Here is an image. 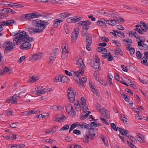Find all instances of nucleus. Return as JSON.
<instances>
[{
  "label": "nucleus",
  "instance_id": "f257e3e1",
  "mask_svg": "<svg viewBox=\"0 0 148 148\" xmlns=\"http://www.w3.org/2000/svg\"><path fill=\"white\" fill-rule=\"evenodd\" d=\"M33 27H29L28 31L31 34L43 32L49 23L44 21L38 19L33 20L32 22Z\"/></svg>",
  "mask_w": 148,
  "mask_h": 148
},
{
  "label": "nucleus",
  "instance_id": "f03ea898",
  "mask_svg": "<svg viewBox=\"0 0 148 148\" xmlns=\"http://www.w3.org/2000/svg\"><path fill=\"white\" fill-rule=\"evenodd\" d=\"M84 71H77V72H75V77H76L77 79L75 80L76 82V83L78 86L81 88H84V85L83 82L86 83V79L84 77H82L81 78L79 75L80 74L81 75L83 74Z\"/></svg>",
  "mask_w": 148,
  "mask_h": 148
},
{
  "label": "nucleus",
  "instance_id": "7ed1b4c3",
  "mask_svg": "<svg viewBox=\"0 0 148 148\" xmlns=\"http://www.w3.org/2000/svg\"><path fill=\"white\" fill-rule=\"evenodd\" d=\"M27 36H28L27 35L26 32L25 31H23L22 32L21 34H19V36H17L14 37L13 40L15 43L17 45H18L22 42L25 41L27 39Z\"/></svg>",
  "mask_w": 148,
  "mask_h": 148
},
{
  "label": "nucleus",
  "instance_id": "20e7f679",
  "mask_svg": "<svg viewBox=\"0 0 148 148\" xmlns=\"http://www.w3.org/2000/svg\"><path fill=\"white\" fill-rule=\"evenodd\" d=\"M13 43L10 41H7L3 43V47L5 48L4 53H8L9 51H10L12 50L15 48L16 43Z\"/></svg>",
  "mask_w": 148,
  "mask_h": 148
},
{
  "label": "nucleus",
  "instance_id": "39448f33",
  "mask_svg": "<svg viewBox=\"0 0 148 148\" xmlns=\"http://www.w3.org/2000/svg\"><path fill=\"white\" fill-rule=\"evenodd\" d=\"M95 135V134L93 130H89L84 136L83 140L85 143H87L89 142V139L92 140Z\"/></svg>",
  "mask_w": 148,
  "mask_h": 148
},
{
  "label": "nucleus",
  "instance_id": "423d86ee",
  "mask_svg": "<svg viewBox=\"0 0 148 148\" xmlns=\"http://www.w3.org/2000/svg\"><path fill=\"white\" fill-rule=\"evenodd\" d=\"M35 90L37 92V95H39L40 94H44L46 92H48L49 91H50V90H49L48 88H44L41 86H38Z\"/></svg>",
  "mask_w": 148,
  "mask_h": 148
},
{
  "label": "nucleus",
  "instance_id": "0eeeda50",
  "mask_svg": "<svg viewBox=\"0 0 148 148\" xmlns=\"http://www.w3.org/2000/svg\"><path fill=\"white\" fill-rule=\"evenodd\" d=\"M68 98L71 103H73L74 101V92L71 88H69L67 90Z\"/></svg>",
  "mask_w": 148,
  "mask_h": 148
},
{
  "label": "nucleus",
  "instance_id": "6e6552de",
  "mask_svg": "<svg viewBox=\"0 0 148 148\" xmlns=\"http://www.w3.org/2000/svg\"><path fill=\"white\" fill-rule=\"evenodd\" d=\"M65 108L66 111L69 114L73 117V114H74V109L73 106L71 104L69 103L67 104Z\"/></svg>",
  "mask_w": 148,
  "mask_h": 148
},
{
  "label": "nucleus",
  "instance_id": "1a4fd4ad",
  "mask_svg": "<svg viewBox=\"0 0 148 148\" xmlns=\"http://www.w3.org/2000/svg\"><path fill=\"white\" fill-rule=\"evenodd\" d=\"M58 50V49L57 48H55L53 50V52L52 53H51V56L49 58L50 61L53 62L55 60L56 57V52Z\"/></svg>",
  "mask_w": 148,
  "mask_h": 148
},
{
  "label": "nucleus",
  "instance_id": "9d476101",
  "mask_svg": "<svg viewBox=\"0 0 148 148\" xmlns=\"http://www.w3.org/2000/svg\"><path fill=\"white\" fill-rule=\"evenodd\" d=\"M76 64L77 66H80L79 70H81V71L85 68V66L83 63L82 60L81 58H79L78 60L76 61ZM79 70L78 71H79Z\"/></svg>",
  "mask_w": 148,
  "mask_h": 148
},
{
  "label": "nucleus",
  "instance_id": "9b49d317",
  "mask_svg": "<svg viewBox=\"0 0 148 148\" xmlns=\"http://www.w3.org/2000/svg\"><path fill=\"white\" fill-rule=\"evenodd\" d=\"M31 47V44L28 42H25L23 43L20 46L21 49L23 50L29 49Z\"/></svg>",
  "mask_w": 148,
  "mask_h": 148
},
{
  "label": "nucleus",
  "instance_id": "f8f14e48",
  "mask_svg": "<svg viewBox=\"0 0 148 148\" xmlns=\"http://www.w3.org/2000/svg\"><path fill=\"white\" fill-rule=\"evenodd\" d=\"M117 128L119 130V131L121 133V134L124 136L128 138V135L130 133V132L128 131L127 130L121 128L119 127H117Z\"/></svg>",
  "mask_w": 148,
  "mask_h": 148
},
{
  "label": "nucleus",
  "instance_id": "ddd939ff",
  "mask_svg": "<svg viewBox=\"0 0 148 148\" xmlns=\"http://www.w3.org/2000/svg\"><path fill=\"white\" fill-rule=\"evenodd\" d=\"M140 27L143 31L145 32H147L148 29V27L145 22L141 21L140 23Z\"/></svg>",
  "mask_w": 148,
  "mask_h": 148
},
{
  "label": "nucleus",
  "instance_id": "4468645a",
  "mask_svg": "<svg viewBox=\"0 0 148 148\" xmlns=\"http://www.w3.org/2000/svg\"><path fill=\"white\" fill-rule=\"evenodd\" d=\"M63 20H60L58 19H55L53 22V25L54 27H57L60 24V23L63 22Z\"/></svg>",
  "mask_w": 148,
  "mask_h": 148
},
{
  "label": "nucleus",
  "instance_id": "2eb2a0df",
  "mask_svg": "<svg viewBox=\"0 0 148 148\" xmlns=\"http://www.w3.org/2000/svg\"><path fill=\"white\" fill-rule=\"evenodd\" d=\"M84 22L83 29H84L85 30V29L88 30L89 28V25L91 24V22L88 20L84 21Z\"/></svg>",
  "mask_w": 148,
  "mask_h": 148
},
{
  "label": "nucleus",
  "instance_id": "dca6fc26",
  "mask_svg": "<svg viewBox=\"0 0 148 148\" xmlns=\"http://www.w3.org/2000/svg\"><path fill=\"white\" fill-rule=\"evenodd\" d=\"M102 113H101V114H103L104 116L107 119H109L110 117L109 112L107 110H106L104 108H101Z\"/></svg>",
  "mask_w": 148,
  "mask_h": 148
},
{
  "label": "nucleus",
  "instance_id": "f3484780",
  "mask_svg": "<svg viewBox=\"0 0 148 148\" xmlns=\"http://www.w3.org/2000/svg\"><path fill=\"white\" fill-rule=\"evenodd\" d=\"M136 138L138 140L142 143H145V140L144 137L140 134V133H138L136 135Z\"/></svg>",
  "mask_w": 148,
  "mask_h": 148
},
{
  "label": "nucleus",
  "instance_id": "a211bd4d",
  "mask_svg": "<svg viewBox=\"0 0 148 148\" xmlns=\"http://www.w3.org/2000/svg\"><path fill=\"white\" fill-rule=\"evenodd\" d=\"M86 45H91L92 44V36L90 35H89L86 36Z\"/></svg>",
  "mask_w": 148,
  "mask_h": 148
},
{
  "label": "nucleus",
  "instance_id": "6ab92c4d",
  "mask_svg": "<svg viewBox=\"0 0 148 148\" xmlns=\"http://www.w3.org/2000/svg\"><path fill=\"white\" fill-rule=\"evenodd\" d=\"M41 58V57L40 56L39 54H36L34 55H33L32 57H30L29 58V60L30 61H31L32 60H38L39 59H40Z\"/></svg>",
  "mask_w": 148,
  "mask_h": 148
},
{
  "label": "nucleus",
  "instance_id": "aec40b11",
  "mask_svg": "<svg viewBox=\"0 0 148 148\" xmlns=\"http://www.w3.org/2000/svg\"><path fill=\"white\" fill-rule=\"evenodd\" d=\"M124 42H126L125 43V46H131L132 44L133 41L132 39L129 38H125L123 40Z\"/></svg>",
  "mask_w": 148,
  "mask_h": 148
},
{
  "label": "nucleus",
  "instance_id": "412c9836",
  "mask_svg": "<svg viewBox=\"0 0 148 148\" xmlns=\"http://www.w3.org/2000/svg\"><path fill=\"white\" fill-rule=\"evenodd\" d=\"M93 62V65L92 66L93 68L95 69H98L99 70H101V67L100 66V64L98 63L97 62H95L94 61L92 62L91 63Z\"/></svg>",
  "mask_w": 148,
  "mask_h": 148
},
{
  "label": "nucleus",
  "instance_id": "4be33fe9",
  "mask_svg": "<svg viewBox=\"0 0 148 148\" xmlns=\"http://www.w3.org/2000/svg\"><path fill=\"white\" fill-rule=\"evenodd\" d=\"M71 15V14L69 13L68 12H64L61 13L60 14V16L61 18H66Z\"/></svg>",
  "mask_w": 148,
  "mask_h": 148
},
{
  "label": "nucleus",
  "instance_id": "5701e85b",
  "mask_svg": "<svg viewBox=\"0 0 148 148\" xmlns=\"http://www.w3.org/2000/svg\"><path fill=\"white\" fill-rule=\"evenodd\" d=\"M6 101L8 103H16L17 102L16 99H13V98H12V97H10L7 99H6Z\"/></svg>",
  "mask_w": 148,
  "mask_h": 148
},
{
  "label": "nucleus",
  "instance_id": "b1692460",
  "mask_svg": "<svg viewBox=\"0 0 148 148\" xmlns=\"http://www.w3.org/2000/svg\"><path fill=\"white\" fill-rule=\"evenodd\" d=\"M114 52L115 55L120 54L122 56L123 55V52L120 48L118 47L116 48L115 49Z\"/></svg>",
  "mask_w": 148,
  "mask_h": 148
},
{
  "label": "nucleus",
  "instance_id": "393cba45",
  "mask_svg": "<svg viewBox=\"0 0 148 148\" xmlns=\"http://www.w3.org/2000/svg\"><path fill=\"white\" fill-rule=\"evenodd\" d=\"M21 93V91L20 90L16 92L15 95L12 96V98L13 99H20V95Z\"/></svg>",
  "mask_w": 148,
  "mask_h": 148
},
{
  "label": "nucleus",
  "instance_id": "a878e982",
  "mask_svg": "<svg viewBox=\"0 0 148 148\" xmlns=\"http://www.w3.org/2000/svg\"><path fill=\"white\" fill-rule=\"evenodd\" d=\"M61 82L63 83H66L69 80V79H68V77L64 75H61Z\"/></svg>",
  "mask_w": 148,
  "mask_h": 148
},
{
  "label": "nucleus",
  "instance_id": "bb28decb",
  "mask_svg": "<svg viewBox=\"0 0 148 148\" xmlns=\"http://www.w3.org/2000/svg\"><path fill=\"white\" fill-rule=\"evenodd\" d=\"M138 39L140 40V41L138 42V46H141L142 44H143L142 42H144L146 40L145 38L143 36L140 37V38Z\"/></svg>",
  "mask_w": 148,
  "mask_h": 148
},
{
  "label": "nucleus",
  "instance_id": "cd10ccee",
  "mask_svg": "<svg viewBox=\"0 0 148 148\" xmlns=\"http://www.w3.org/2000/svg\"><path fill=\"white\" fill-rule=\"evenodd\" d=\"M91 88V90L94 93H95L96 95L97 96H99L100 95L99 93H98L96 90H95V87L94 86L91 85L90 86Z\"/></svg>",
  "mask_w": 148,
  "mask_h": 148
},
{
  "label": "nucleus",
  "instance_id": "c85d7f7f",
  "mask_svg": "<svg viewBox=\"0 0 148 148\" xmlns=\"http://www.w3.org/2000/svg\"><path fill=\"white\" fill-rule=\"evenodd\" d=\"M97 50L98 52H103V53L107 52V49L105 48L101 47H98Z\"/></svg>",
  "mask_w": 148,
  "mask_h": 148
},
{
  "label": "nucleus",
  "instance_id": "c756f323",
  "mask_svg": "<svg viewBox=\"0 0 148 148\" xmlns=\"http://www.w3.org/2000/svg\"><path fill=\"white\" fill-rule=\"evenodd\" d=\"M140 47V49L141 50H146L148 49V46L147 45L143 43L141 46H138Z\"/></svg>",
  "mask_w": 148,
  "mask_h": 148
},
{
  "label": "nucleus",
  "instance_id": "7c9ffc66",
  "mask_svg": "<svg viewBox=\"0 0 148 148\" xmlns=\"http://www.w3.org/2000/svg\"><path fill=\"white\" fill-rule=\"evenodd\" d=\"M60 78H61V75H58L56 76L53 79V81L56 83L61 82V79Z\"/></svg>",
  "mask_w": 148,
  "mask_h": 148
},
{
  "label": "nucleus",
  "instance_id": "2f4dec72",
  "mask_svg": "<svg viewBox=\"0 0 148 148\" xmlns=\"http://www.w3.org/2000/svg\"><path fill=\"white\" fill-rule=\"evenodd\" d=\"M97 25L101 27L106 26V25L105 22L101 21H98L97 22Z\"/></svg>",
  "mask_w": 148,
  "mask_h": 148
},
{
  "label": "nucleus",
  "instance_id": "473e14b6",
  "mask_svg": "<svg viewBox=\"0 0 148 148\" xmlns=\"http://www.w3.org/2000/svg\"><path fill=\"white\" fill-rule=\"evenodd\" d=\"M32 14V16L33 18H37L42 16V15L40 14V13L37 12H36Z\"/></svg>",
  "mask_w": 148,
  "mask_h": 148
},
{
  "label": "nucleus",
  "instance_id": "72a5a7b5",
  "mask_svg": "<svg viewBox=\"0 0 148 148\" xmlns=\"http://www.w3.org/2000/svg\"><path fill=\"white\" fill-rule=\"evenodd\" d=\"M90 127L89 124H86V123H84L81 124L80 128L82 129H88Z\"/></svg>",
  "mask_w": 148,
  "mask_h": 148
},
{
  "label": "nucleus",
  "instance_id": "f704fd0d",
  "mask_svg": "<svg viewBox=\"0 0 148 148\" xmlns=\"http://www.w3.org/2000/svg\"><path fill=\"white\" fill-rule=\"evenodd\" d=\"M95 106L98 110H99L101 113H102V110H101V108L103 107H102V106H100V105L98 103H97L95 104Z\"/></svg>",
  "mask_w": 148,
  "mask_h": 148
},
{
  "label": "nucleus",
  "instance_id": "c9c22d12",
  "mask_svg": "<svg viewBox=\"0 0 148 148\" xmlns=\"http://www.w3.org/2000/svg\"><path fill=\"white\" fill-rule=\"evenodd\" d=\"M103 116L102 114L101 116L100 117V119L101 120L102 122L107 125H109V123L107 122V121L106 120V119H104L103 117Z\"/></svg>",
  "mask_w": 148,
  "mask_h": 148
},
{
  "label": "nucleus",
  "instance_id": "e433bc0d",
  "mask_svg": "<svg viewBox=\"0 0 148 148\" xmlns=\"http://www.w3.org/2000/svg\"><path fill=\"white\" fill-rule=\"evenodd\" d=\"M15 22V21L12 20L7 21L5 22V25H11V24L14 23Z\"/></svg>",
  "mask_w": 148,
  "mask_h": 148
},
{
  "label": "nucleus",
  "instance_id": "4c0bfd02",
  "mask_svg": "<svg viewBox=\"0 0 148 148\" xmlns=\"http://www.w3.org/2000/svg\"><path fill=\"white\" fill-rule=\"evenodd\" d=\"M67 22L69 23H73L74 22V17L68 18L66 19Z\"/></svg>",
  "mask_w": 148,
  "mask_h": 148
},
{
  "label": "nucleus",
  "instance_id": "58836bf2",
  "mask_svg": "<svg viewBox=\"0 0 148 148\" xmlns=\"http://www.w3.org/2000/svg\"><path fill=\"white\" fill-rule=\"evenodd\" d=\"M128 138H129L132 140V141L134 143H136L137 142V140L133 136H130V134L128 135Z\"/></svg>",
  "mask_w": 148,
  "mask_h": 148
},
{
  "label": "nucleus",
  "instance_id": "ea45409f",
  "mask_svg": "<svg viewBox=\"0 0 148 148\" xmlns=\"http://www.w3.org/2000/svg\"><path fill=\"white\" fill-rule=\"evenodd\" d=\"M7 13H11V14H14L16 13L15 11H14L12 9L10 8H6Z\"/></svg>",
  "mask_w": 148,
  "mask_h": 148
},
{
  "label": "nucleus",
  "instance_id": "a19ab883",
  "mask_svg": "<svg viewBox=\"0 0 148 148\" xmlns=\"http://www.w3.org/2000/svg\"><path fill=\"white\" fill-rule=\"evenodd\" d=\"M142 59L143 60L141 62V63H143V64H145L147 66H148V62H147V59H146L145 57L143 58Z\"/></svg>",
  "mask_w": 148,
  "mask_h": 148
},
{
  "label": "nucleus",
  "instance_id": "79ce46f5",
  "mask_svg": "<svg viewBox=\"0 0 148 148\" xmlns=\"http://www.w3.org/2000/svg\"><path fill=\"white\" fill-rule=\"evenodd\" d=\"M136 56L139 59H141L142 57V54H141L139 51H137L136 53Z\"/></svg>",
  "mask_w": 148,
  "mask_h": 148
},
{
  "label": "nucleus",
  "instance_id": "37998d69",
  "mask_svg": "<svg viewBox=\"0 0 148 148\" xmlns=\"http://www.w3.org/2000/svg\"><path fill=\"white\" fill-rule=\"evenodd\" d=\"M116 32L118 34H119V35H118L119 36L121 37H125L124 34L123 32L119 31H118L117 32Z\"/></svg>",
  "mask_w": 148,
  "mask_h": 148
},
{
  "label": "nucleus",
  "instance_id": "c03bdc74",
  "mask_svg": "<svg viewBox=\"0 0 148 148\" xmlns=\"http://www.w3.org/2000/svg\"><path fill=\"white\" fill-rule=\"evenodd\" d=\"M82 106L84 112V113L86 112L87 111V110H88V106L86 104H85Z\"/></svg>",
  "mask_w": 148,
  "mask_h": 148
},
{
  "label": "nucleus",
  "instance_id": "a18cd8bd",
  "mask_svg": "<svg viewBox=\"0 0 148 148\" xmlns=\"http://www.w3.org/2000/svg\"><path fill=\"white\" fill-rule=\"evenodd\" d=\"M79 33V31H76L75 29V40H77Z\"/></svg>",
  "mask_w": 148,
  "mask_h": 148
},
{
  "label": "nucleus",
  "instance_id": "49530a36",
  "mask_svg": "<svg viewBox=\"0 0 148 148\" xmlns=\"http://www.w3.org/2000/svg\"><path fill=\"white\" fill-rule=\"evenodd\" d=\"M121 95L122 96V97L124 98V99L125 101H129V99H128V97L126 95H125L124 94H121Z\"/></svg>",
  "mask_w": 148,
  "mask_h": 148
},
{
  "label": "nucleus",
  "instance_id": "de8ad7c7",
  "mask_svg": "<svg viewBox=\"0 0 148 148\" xmlns=\"http://www.w3.org/2000/svg\"><path fill=\"white\" fill-rule=\"evenodd\" d=\"M82 18L81 17L78 18L77 16H75V23H76L81 20Z\"/></svg>",
  "mask_w": 148,
  "mask_h": 148
},
{
  "label": "nucleus",
  "instance_id": "09e8293b",
  "mask_svg": "<svg viewBox=\"0 0 148 148\" xmlns=\"http://www.w3.org/2000/svg\"><path fill=\"white\" fill-rule=\"evenodd\" d=\"M129 51H130V53L131 55H132L135 52L134 49L133 47L130 48Z\"/></svg>",
  "mask_w": 148,
  "mask_h": 148
},
{
  "label": "nucleus",
  "instance_id": "8fccbe9b",
  "mask_svg": "<svg viewBox=\"0 0 148 148\" xmlns=\"http://www.w3.org/2000/svg\"><path fill=\"white\" fill-rule=\"evenodd\" d=\"M112 42L113 43H115L118 47H119L121 46V44L118 42L117 40H114L112 41Z\"/></svg>",
  "mask_w": 148,
  "mask_h": 148
},
{
  "label": "nucleus",
  "instance_id": "3c124183",
  "mask_svg": "<svg viewBox=\"0 0 148 148\" xmlns=\"http://www.w3.org/2000/svg\"><path fill=\"white\" fill-rule=\"evenodd\" d=\"M59 118L60 122H61L62 121L65 120L66 119V116L64 115H61V116H59Z\"/></svg>",
  "mask_w": 148,
  "mask_h": 148
},
{
  "label": "nucleus",
  "instance_id": "603ef678",
  "mask_svg": "<svg viewBox=\"0 0 148 148\" xmlns=\"http://www.w3.org/2000/svg\"><path fill=\"white\" fill-rule=\"evenodd\" d=\"M13 4L14 5V7H16L18 8H23V7H24V6L22 4H17V3H15V4Z\"/></svg>",
  "mask_w": 148,
  "mask_h": 148
},
{
  "label": "nucleus",
  "instance_id": "864d4df0",
  "mask_svg": "<svg viewBox=\"0 0 148 148\" xmlns=\"http://www.w3.org/2000/svg\"><path fill=\"white\" fill-rule=\"evenodd\" d=\"M33 19L32 13L27 14V19L30 20Z\"/></svg>",
  "mask_w": 148,
  "mask_h": 148
},
{
  "label": "nucleus",
  "instance_id": "5fc2aeb1",
  "mask_svg": "<svg viewBox=\"0 0 148 148\" xmlns=\"http://www.w3.org/2000/svg\"><path fill=\"white\" fill-rule=\"evenodd\" d=\"M81 103L82 106H83L85 104H86V100L83 97H82L81 99Z\"/></svg>",
  "mask_w": 148,
  "mask_h": 148
},
{
  "label": "nucleus",
  "instance_id": "6e6d98bb",
  "mask_svg": "<svg viewBox=\"0 0 148 148\" xmlns=\"http://www.w3.org/2000/svg\"><path fill=\"white\" fill-rule=\"evenodd\" d=\"M88 114L86 113L85 115H84L82 116H80V119L81 120H84L88 117Z\"/></svg>",
  "mask_w": 148,
  "mask_h": 148
},
{
  "label": "nucleus",
  "instance_id": "4d7b16f0",
  "mask_svg": "<svg viewBox=\"0 0 148 148\" xmlns=\"http://www.w3.org/2000/svg\"><path fill=\"white\" fill-rule=\"evenodd\" d=\"M69 127L68 125H65L62 127L60 130H66L69 129Z\"/></svg>",
  "mask_w": 148,
  "mask_h": 148
},
{
  "label": "nucleus",
  "instance_id": "13d9d810",
  "mask_svg": "<svg viewBox=\"0 0 148 148\" xmlns=\"http://www.w3.org/2000/svg\"><path fill=\"white\" fill-rule=\"evenodd\" d=\"M103 141L104 143V144L106 145V146L107 147L108 146V142L107 140H106L104 137H102L101 138Z\"/></svg>",
  "mask_w": 148,
  "mask_h": 148
},
{
  "label": "nucleus",
  "instance_id": "bf43d9fd",
  "mask_svg": "<svg viewBox=\"0 0 148 148\" xmlns=\"http://www.w3.org/2000/svg\"><path fill=\"white\" fill-rule=\"evenodd\" d=\"M116 22L118 23H120V22H123L124 21V19L122 18H116Z\"/></svg>",
  "mask_w": 148,
  "mask_h": 148
},
{
  "label": "nucleus",
  "instance_id": "052dcab7",
  "mask_svg": "<svg viewBox=\"0 0 148 148\" xmlns=\"http://www.w3.org/2000/svg\"><path fill=\"white\" fill-rule=\"evenodd\" d=\"M21 20L25 21L27 19V14H23L20 18Z\"/></svg>",
  "mask_w": 148,
  "mask_h": 148
},
{
  "label": "nucleus",
  "instance_id": "680f3d73",
  "mask_svg": "<svg viewBox=\"0 0 148 148\" xmlns=\"http://www.w3.org/2000/svg\"><path fill=\"white\" fill-rule=\"evenodd\" d=\"M110 21L111 23V25L114 26L116 25V19L114 20H110Z\"/></svg>",
  "mask_w": 148,
  "mask_h": 148
},
{
  "label": "nucleus",
  "instance_id": "e2e57ef3",
  "mask_svg": "<svg viewBox=\"0 0 148 148\" xmlns=\"http://www.w3.org/2000/svg\"><path fill=\"white\" fill-rule=\"evenodd\" d=\"M36 79L34 76H32L30 79L29 80L28 82L31 83H33L35 82L36 80Z\"/></svg>",
  "mask_w": 148,
  "mask_h": 148
},
{
  "label": "nucleus",
  "instance_id": "0e129e2a",
  "mask_svg": "<svg viewBox=\"0 0 148 148\" xmlns=\"http://www.w3.org/2000/svg\"><path fill=\"white\" fill-rule=\"evenodd\" d=\"M84 29H83L82 31V35L83 36H84L87 33H88V31H87V30L86 29L85 31L84 30Z\"/></svg>",
  "mask_w": 148,
  "mask_h": 148
},
{
  "label": "nucleus",
  "instance_id": "69168bd1",
  "mask_svg": "<svg viewBox=\"0 0 148 148\" xmlns=\"http://www.w3.org/2000/svg\"><path fill=\"white\" fill-rule=\"evenodd\" d=\"M68 53L65 54L64 53H62L61 55V58L63 60H64L67 57V55Z\"/></svg>",
  "mask_w": 148,
  "mask_h": 148
},
{
  "label": "nucleus",
  "instance_id": "338daca9",
  "mask_svg": "<svg viewBox=\"0 0 148 148\" xmlns=\"http://www.w3.org/2000/svg\"><path fill=\"white\" fill-rule=\"evenodd\" d=\"M111 126L113 129L114 130H115L117 131V129L116 128V126L114 123H112L111 124Z\"/></svg>",
  "mask_w": 148,
  "mask_h": 148
},
{
  "label": "nucleus",
  "instance_id": "774afa93",
  "mask_svg": "<svg viewBox=\"0 0 148 148\" xmlns=\"http://www.w3.org/2000/svg\"><path fill=\"white\" fill-rule=\"evenodd\" d=\"M110 56L108 58V61H112L113 59V57L112 56L110 52L108 53Z\"/></svg>",
  "mask_w": 148,
  "mask_h": 148
}]
</instances>
